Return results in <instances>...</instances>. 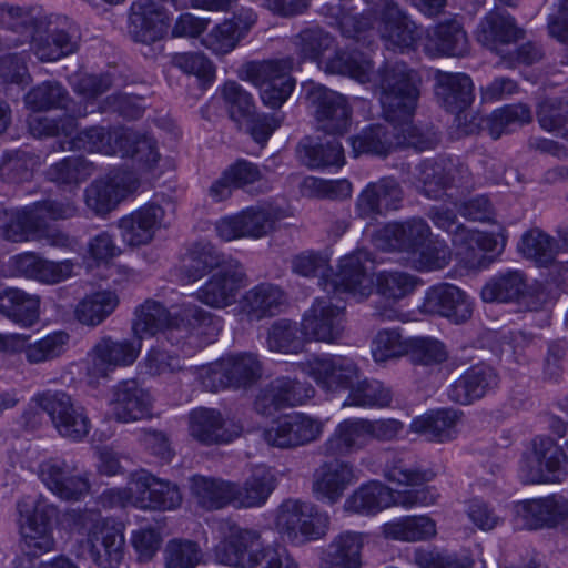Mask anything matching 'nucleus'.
Segmentation results:
<instances>
[{"instance_id":"obj_12","label":"nucleus","mask_w":568,"mask_h":568,"mask_svg":"<svg viewBox=\"0 0 568 568\" xmlns=\"http://www.w3.org/2000/svg\"><path fill=\"white\" fill-rule=\"evenodd\" d=\"M373 258L371 252L356 250L339 260L338 272L327 280V293L343 291L359 301L366 300L373 292L374 280L371 276Z\"/></svg>"},{"instance_id":"obj_9","label":"nucleus","mask_w":568,"mask_h":568,"mask_svg":"<svg viewBox=\"0 0 568 568\" xmlns=\"http://www.w3.org/2000/svg\"><path fill=\"white\" fill-rule=\"evenodd\" d=\"M567 454L550 437H537L521 460L519 476L525 484L560 483L566 476Z\"/></svg>"},{"instance_id":"obj_13","label":"nucleus","mask_w":568,"mask_h":568,"mask_svg":"<svg viewBox=\"0 0 568 568\" xmlns=\"http://www.w3.org/2000/svg\"><path fill=\"white\" fill-rule=\"evenodd\" d=\"M140 186L135 173L115 170L91 182L84 190V203L95 215H105Z\"/></svg>"},{"instance_id":"obj_4","label":"nucleus","mask_w":568,"mask_h":568,"mask_svg":"<svg viewBox=\"0 0 568 568\" xmlns=\"http://www.w3.org/2000/svg\"><path fill=\"white\" fill-rule=\"evenodd\" d=\"M275 526L283 538L303 545L327 534L329 516L310 501L287 498L276 509Z\"/></svg>"},{"instance_id":"obj_17","label":"nucleus","mask_w":568,"mask_h":568,"mask_svg":"<svg viewBox=\"0 0 568 568\" xmlns=\"http://www.w3.org/2000/svg\"><path fill=\"white\" fill-rule=\"evenodd\" d=\"M142 343L133 339L100 338L89 353L87 374L92 378H105L118 367L132 365L138 358Z\"/></svg>"},{"instance_id":"obj_37","label":"nucleus","mask_w":568,"mask_h":568,"mask_svg":"<svg viewBox=\"0 0 568 568\" xmlns=\"http://www.w3.org/2000/svg\"><path fill=\"white\" fill-rule=\"evenodd\" d=\"M349 141L354 156L386 158L398 148V126L393 122L371 124Z\"/></svg>"},{"instance_id":"obj_11","label":"nucleus","mask_w":568,"mask_h":568,"mask_svg":"<svg viewBox=\"0 0 568 568\" xmlns=\"http://www.w3.org/2000/svg\"><path fill=\"white\" fill-rule=\"evenodd\" d=\"M368 11L379 21V33L388 47L400 50L415 45L420 34L416 23L395 0H364Z\"/></svg>"},{"instance_id":"obj_6","label":"nucleus","mask_w":568,"mask_h":568,"mask_svg":"<svg viewBox=\"0 0 568 568\" xmlns=\"http://www.w3.org/2000/svg\"><path fill=\"white\" fill-rule=\"evenodd\" d=\"M34 402L49 415L61 437L81 442L89 435L91 420L85 408L65 392L45 390L36 395Z\"/></svg>"},{"instance_id":"obj_59","label":"nucleus","mask_w":568,"mask_h":568,"mask_svg":"<svg viewBox=\"0 0 568 568\" xmlns=\"http://www.w3.org/2000/svg\"><path fill=\"white\" fill-rule=\"evenodd\" d=\"M94 173V165L82 156H68L50 165L45 178L59 186L79 185Z\"/></svg>"},{"instance_id":"obj_34","label":"nucleus","mask_w":568,"mask_h":568,"mask_svg":"<svg viewBox=\"0 0 568 568\" xmlns=\"http://www.w3.org/2000/svg\"><path fill=\"white\" fill-rule=\"evenodd\" d=\"M526 31L515 18L503 10L489 11L479 22L476 38L479 43L491 51L499 52L501 47L516 43L525 38Z\"/></svg>"},{"instance_id":"obj_61","label":"nucleus","mask_w":568,"mask_h":568,"mask_svg":"<svg viewBox=\"0 0 568 568\" xmlns=\"http://www.w3.org/2000/svg\"><path fill=\"white\" fill-rule=\"evenodd\" d=\"M387 538L402 541H419L436 535V525L427 516H408L384 526Z\"/></svg>"},{"instance_id":"obj_23","label":"nucleus","mask_w":568,"mask_h":568,"mask_svg":"<svg viewBox=\"0 0 568 568\" xmlns=\"http://www.w3.org/2000/svg\"><path fill=\"white\" fill-rule=\"evenodd\" d=\"M265 548L258 531L236 528L216 546L215 557L220 564L226 566L254 568L261 565Z\"/></svg>"},{"instance_id":"obj_39","label":"nucleus","mask_w":568,"mask_h":568,"mask_svg":"<svg viewBox=\"0 0 568 568\" xmlns=\"http://www.w3.org/2000/svg\"><path fill=\"white\" fill-rule=\"evenodd\" d=\"M368 443L365 418H347L336 426L321 449L327 457H345L364 449Z\"/></svg>"},{"instance_id":"obj_40","label":"nucleus","mask_w":568,"mask_h":568,"mask_svg":"<svg viewBox=\"0 0 568 568\" xmlns=\"http://www.w3.org/2000/svg\"><path fill=\"white\" fill-rule=\"evenodd\" d=\"M277 486V478L274 471L266 467H257L243 481L234 483L235 508H257L265 505Z\"/></svg>"},{"instance_id":"obj_21","label":"nucleus","mask_w":568,"mask_h":568,"mask_svg":"<svg viewBox=\"0 0 568 568\" xmlns=\"http://www.w3.org/2000/svg\"><path fill=\"white\" fill-rule=\"evenodd\" d=\"M178 0H135L130 8L129 34L135 42L151 44L164 37L169 27V14L163 2Z\"/></svg>"},{"instance_id":"obj_27","label":"nucleus","mask_w":568,"mask_h":568,"mask_svg":"<svg viewBox=\"0 0 568 568\" xmlns=\"http://www.w3.org/2000/svg\"><path fill=\"white\" fill-rule=\"evenodd\" d=\"M52 16L45 14L37 8H22L0 4V27L16 33L17 37L4 39V47H19L30 41L37 32L49 31Z\"/></svg>"},{"instance_id":"obj_31","label":"nucleus","mask_w":568,"mask_h":568,"mask_svg":"<svg viewBox=\"0 0 568 568\" xmlns=\"http://www.w3.org/2000/svg\"><path fill=\"white\" fill-rule=\"evenodd\" d=\"M303 371L329 392L348 389L358 378L356 364L342 356L315 357L303 364Z\"/></svg>"},{"instance_id":"obj_19","label":"nucleus","mask_w":568,"mask_h":568,"mask_svg":"<svg viewBox=\"0 0 568 568\" xmlns=\"http://www.w3.org/2000/svg\"><path fill=\"white\" fill-rule=\"evenodd\" d=\"M404 199V190L394 176H383L369 182L355 201V214L367 221H376L389 211H397Z\"/></svg>"},{"instance_id":"obj_28","label":"nucleus","mask_w":568,"mask_h":568,"mask_svg":"<svg viewBox=\"0 0 568 568\" xmlns=\"http://www.w3.org/2000/svg\"><path fill=\"white\" fill-rule=\"evenodd\" d=\"M430 235V227L422 217L387 223L374 236L375 245L383 251L416 253Z\"/></svg>"},{"instance_id":"obj_55","label":"nucleus","mask_w":568,"mask_h":568,"mask_svg":"<svg viewBox=\"0 0 568 568\" xmlns=\"http://www.w3.org/2000/svg\"><path fill=\"white\" fill-rule=\"evenodd\" d=\"M119 305L114 292L100 291L81 300L74 310V317L87 326H98L109 317Z\"/></svg>"},{"instance_id":"obj_63","label":"nucleus","mask_w":568,"mask_h":568,"mask_svg":"<svg viewBox=\"0 0 568 568\" xmlns=\"http://www.w3.org/2000/svg\"><path fill=\"white\" fill-rule=\"evenodd\" d=\"M348 389L343 407H386L392 402L390 390L378 381L354 382Z\"/></svg>"},{"instance_id":"obj_26","label":"nucleus","mask_w":568,"mask_h":568,"mask_svg":"<svg viewBox=\"0 0 568 568\" xmlns=\"http://www.w3.org/2000/svg\"><path fill=\"white\" fill-rule=\"evenodd\" d=\"M568 520V500L561 496L523 500L515 505V526L535 530Z\"/></svg>"},{"instance_id":"obj_58","label":"nucleus","mask_w":568,"mask_h":568,"mask_svg":"<svg viewBox=\"0 0 568 568\" xmlns=\"http://www.w3.org/2000/svg\"><path fill=\"white\" fill-rule=\"evenodd\" d=\"M295 53L301 60L320 61L335 48L334 37L318 26L307 27L292 38Z\"/></svg>"},{"instance_id":"obj_33","label":"nucleus","mask_w":568,"mask_h":568,"mask_svg":"<svg viewBox=\"0 0 568 568\" xmlns=\"http://www.w3.org/2000/svg\"><path fill=\"white\" fill-rule=\"evenodd\" d=\"M435 97L437 102L448 112L456 114L462 124V113L474 101V84L465 73H452L437 70L435 73Z\"/></svg>"},{"instance_id":"obj_3","label":"nucleus","mask_w":568,"mask_h":568,"mask_svg":"<svg viewBox=\"0 0 568 568\" xmlns=\"http://www.w3.org/2000/svg\"><path fill=\"white\" fill-rule=\"evenodd\" d=\"M422 77L405 64L386 70L381 80V104L386 122L412 120L420 97Z\"/></svg>"},{"instance_id":"obj_22","label":"nucleus","mask_w":568,"mask_h":568,"mask_svg":"<svg viewBox=\"0 0 568 568\" xmlns=\"http://www.w3.org/2000/svg\"><path fill=\"white\" fill-rule=\"evenodd\" d=\"M245 281L243 265L239 261H230L225 268L214 272L197 290L196 300L213 308H225L236 301Z\"/></svg>"},{"instance_id":"obj_14","label":"nucleus","mask_w":568,"mask_h":568,"mask_svg":"<svg viewBox=\"0 0 568 568\" xmlns=\"http://www.w3.org/2000/svg\"><path fill=\"white\" fill-rule=\"evenodd\" d=\"M39 477L44 486L58 498L79 501L89 490L90 483L75 463L61 458H49L39 465Z\"/></svg>"},{"instance_id":"obj_36","label":"nucleus","mask_w":568,"mask_h":568,"mask_svg":"<svg viewBox=\"0 0 568 568\" xmlns=\"http://www.w3.org/2000/svg\"><path fill=\"white\" fill-rule=\"evenodd\" d=\"M285 302V294L273 283H260L247 290L239 301L240 314L250 322L275 316Z\"/></svg>"},{"instance_id":"obj_15","label":"nucleus","mask_w":568,"mask_h":568,"mask_svg":"<svg viewBox=\"0 0 568 568\" xmlns=\"http://www.w3.org/2000/svg\"><path fill=\"white\" fill-rule=\"evenodd\" d=\"M323 432L321 420L303 413H291L277 418L263 432L267 445L277 448H295L316 440Z\"/></svg>"},{"instance_id":"obj_7","label":"nucleus","mask_w":568,"mask_h":568,"mask_svg":"<svg viewBox=\"0 0 568 568\" xmlns=\"http://www.w3.org/2000/svg\"><path fill=\"white\" fill-rule=\"evenodd\" d=\"M346 307L329 296L316 297L302 317L301 333L305 341L334 344L346 331Z\"/></svg>"},{"instance_id":"obj_24","label":"nucleus","mask_w":568,"mask_h":568,"mask_svg":"<svg viewBox=\"0 0 568 568\" xmlns=\"http://www.w3.org/2000/svg\"><path fill=\"white\" fill-rule=\"evenodd\" d=\"M131 493L135 495L134 505L142 509L171 510L182 504L178 485L159 479L145 470L132 476Z\"/></svg>"},{"instance_id":"obj_52","label":"nucleus","mask_w":568,"mask_h":568,"mask_svg":"<svg viewBox=\"0 0 568 568\" xmlns=\"http://www.w3.org/2000/svg\"><path fill=\"white\" fill-rule=\"evenodd\" d=\"M48 32L52 41L55 42V47L53 49L43 47L45 50L41 51V61H57L78 51L81 40L80 32L78 27L69 22L67 18L52 16V24Z\"/></svg>"},{"instance_id":"obj_60","label":"nucleus","mask_w":568,"mask_h":568,"mask_svg":"<svg viewBox=\"0 0 568 568\" xmlns=\"http://www.w3.org/2000/svg\"><path fill=\"white\" fill-rule=\"evenodd\" d=\"M26 105L33 111L69 109L71 102L68 90L58 81H44L32 88L24 97Z\"/></svg>"},{"instance_id":"obj_20","label":"nucleus","mask_w":568,"mask_h":568,"mask_svg":"<svg viewBox=\"0 0 568 568\" xmlns=\"http://www.w3.org/2000/svg\"><path fill=\"white\" fill-rule=\"evenodd\" d=\"M109 406L116 422L132 423L152 416L153 397L138 379L129 378L111 387Z\"/></svg>"},{"instance_id":"obj_2","label":"nucleus","mask_w":568,"mask_h":568,"mask_svg":"<svg viewBox=\"0 0 568 568\" xmlns=\"http://www.w3.org/2000/svg\"><path fill=\"white\" fill-rule=\"evenodd\" d=\"M212 325L213 315L197 305L187 304L171 314L161 303L146 300L135 308L132 329L140 342L145 335L162 332L170 344L180 346L195 331L214 329Z\"/></svg>"},{"instance_id":"obj_47","label":"nucleus","mask_w":568,"mask_h":568,"mask_svg":"<svg viewBox=\"0 0 568 568\" xmlns=\"http://www.w3.org/2000/svg\"><path fill=\"white\" fill-rule=\"evenodd\" d=\"M230 261L236 260L224 255L210 242H197L187 252L184 274L190 282H195L214 270L225 268Z\"/></svg>"},{"instance_id":"obj_10","label":"nucleus","mask_w":568,"mask_h":568,"mask_svg":"<svg viewBox=\"0 0 568 568\" xmlns=\"http://www.w3.org/2000/svg\"><path fill=\"white\" fill-rule=\"evenodd\" d=\"M306 100L314 109L317 129L331 135H344L352 121V108L346 98L320 83L306 87Z\"/></svg>"},{"instance_id":"obj_50","label":"nucleus","mask_w":568,"mask_h":568,"mask_svg":"<svg viewBox=\"0 0 568 568\" xmlns=\"http://www.w3.org/2000/svg\"><path fill=\"white\" fill-rule=\"evenodd\" d=\"M41 219L33 211L32 205L26 206L22 211H3L0 213V233L12 242L36 240L39 232Z\"/></svg>"},{"instance_id":"obj_1","label":"nucleus","mask_w":568,"mask_h":568,"mask_svg":"<svg viewBox=\"0 0 568 568\" xmlns=\"http://www.w3.org/2000/svg\"><path fill=\"white\" fill-rule=\"evenodd\" d=\"M18 526L23 555L14 561V568H78L68 557L59 556L50 561L37 564L33 557L54 549L51 521L59 515V508L48 498L23 497L17 501Z\"/></svg>"},{"instance_id":"obj_38","label":"nucleus","mask_w":568,"mask_h":568,"mask_svg":"<svg viewBox=\"0 0 568 568\" xmlns=\"http://www.w3.org/2000/svg\"><path fill=\"white\" fill-rule=\"evenodd\" d=\"M364 535L343 531L322 550L320 568H361Z\"/></svg>"},{"instance_id":"obj_25","label":"nucleus","mask_w":568,"mask_h":568,"mask_svg":"<svg viewBox=\"0 0 568 568\" xmlns=\"http://www.w3.org/2000/svg\"><path fill=\"white\" fill-rule=\"evenodd\" d=\"M189 434L205 446L227 444L240 436L242 426L225 419L215 408L197 407L187 416Z\"/></svg>"},{"instance_id":"obj_30","label":"nucleus","mask_w":568,"mask_h":568,"mask_svg":"<svg viewBox=\"0 0 568 568\" xmlns=\"http://www.w3.org/2000/svg\"><path fill=\"white\" fill-rule=\"evenodd\" d=\"M419 310L424 314L446 317L455 324L466 322L473 314V307L466 294L448 283L428 288Z\"/></svg>"},{"instance_id":"obj_29","label":"nucleus","mask_w":568,"mask_h":568,"mask_svg":"<svg viewBox=\"0 0 568 568\" xmlns=\"http://www.w3.org/2000/svg\"><path fill=\"white\" fill-rule=\"evenodd\" d=\"M498 384L497 371L486 363H478L464 371L450 383L447 395L456 404L470 405L494 390Z\"/></svg>"},{"instance_id":"obj_43","label":"nucleus","mask_w":568,"mask_h":568,"mask_svg":"<svg viewBox=\"0 0 568 568\" xmlns=\"http://www.w3.org/2000/svg\"><path fill=\"white\" fill-rule=\"evenodd\" d=\"M426 50L437 54L464 57L469 50V41L457 19L439 22L428 30Z\"/></svg>"},{"instance_id":"obj_57","label":"nucleus","mask_w":568,"mask_h":568,"mask_svg":"<svg viewBox=\"0 0 568 568\" xmlns=\"http://www.w3.org/2000/svg\"><path fill=\"white\" fill-rule=\"evenodd\" d=\"M119 152L123 156L133 158L146 166H154L160 160L156 141L146 134L131 129H121L116 135Z\"/></svg>"},{"instance_id":"obj_56","label":"nucleus","mask_w":568,"mask_h":568,"mask_svg":"<svg viewBox=\"0 0 568 568\" xmlns=\"http://www.w3.org/2000/svg\"><path fill=\"white\" fill-rule=\"evenodd\" d=\"M326 73L348 75L361 83L369 82L373 73V63L363 53L353 51H337L323 64L320 63Z\"/></svg>"},{"instance_id":"obj_41","label":"nucleus","mask_w":568,"mask_h":568,"mask_svg":"<svg viewBox=\"0 0 568 568\" xmlns=\"http://www.w3.org/2000/svg\"><path fill=\"white\" fill-rule=\"evenodd\" d=\"M12 267L17 274L27 278L55 284L72 274L73 263L69 260L51 262L32 252H27L12 257Z\"/></svg>"},{"instance_id":"obj_54","label":"nucleus","mask_w":568,"mask_h":568,"mask_svg":"<svg viewBox=\"0 0 568 568\" xmlns=\"http://www.w3.org/2000/svg\"><path fill=\"white\" fill-rule=\"evenodd\" d=\"M121 129L112 130L102 125H93L79 131L70 141V149L90 153L113 155L119 152L116 135Z\"/></svg>"},{"instance_id":"obj_49","label":"nucleus","mask_w":568,"mask_h":568,"mask_svg":"<svg viewBox=\"0 0 568 568\" xmlns=\"http://www.w3.org/2000/svg\"><path fill=\"white\" fill-rule=\"evenodd\" d=\"M296 151L300 160L311 169L342 166L345 161L343 146L336 139L321 143L305 138Z\"/></svg>"},{"instance_id":"obj_44","label":"nucleus","mask_w":568,"mask_h":568,"mask_svg":"<svg viewBox=\"0 0 568 568\" xmlns=\"http://www.w3.org/2000/svg\"><path fill=\"white\" fill-rule=\"evenodd\" d=\"M0 314L23 327H30L39 321L40 297L8 287L0 292Z\"/></svg>"},{"instance_id":"obj_46","label":"nucleus","mask_w":568,"mask_h":568,"mask_svg":"<svg viewBox=\"0 0 568 568\" xmlns=\"http://www.w3.org/2000/svg\"><path fill=\"white\" fill-rule=\"evenodd\" d=\"M394 491L379 481L363 484L344 503L346 511L374 515L394 505Z\"/></svg>"},{"instance_id":"obj_42","label":"nucleus","mask_w":568,"mask_h":568,"mask_svg":"<svg viewBox=\"0 0 568 568\" xmlns=\"http://www.w3.org/2000/svg\"><path fill=\"white\" fill-rule=\"evenodd\" d=\"M518 250L525 258L539 267L554 265L559 273L568 271V261H558L555 264L559 253L558 241L539 229L527 231L521 236Z\"/></svg>"},{"instance_id":"obj_32","label":"nucleus","mask_w":568,"mask_h":568,"mask_svg":"<svg viewBox=\"0 0 568 568\" xmlns=\"http://www.w3.org/2000/svg\"><path fill=\"white\" fill-rule=\"evenodd\" d=\"M355 481L353 466L337 457L321 464L313 474L312 493L317 500L336 504Z\"/></svg>"},{"instance_id":"obj_8","label":"nucleus","mask_w":568,"mask_h":568,"mask_svg":"<svg viewBox=\"0 0 568 568\" xmlns=\"http://www.w3.org/2000/svg\"><path fill=\"white\" fill-rule=\"evenodd\" d=\"M282 217L281 209L272 204H258L219 220L215 231L225 242L243 237L257 240L274 232Z\"/></svg>"},{"instance_id":"obj_51","label":"nucleus","mask_w":568,"mask_h":568,"mask_svg":"<svg viewBox=\"0 0 568 568\" xmlns=\"http://www.w3.org/2000/svg\"><path fill=\"white\" fill-rule=\"evenodd\" d=\"M293 67L292 57L251 61L244 65L243 73L244 78L255 87L278 84L286 80H295L291 74Z\"/></svg>"},{"instance_id":"obj_18","label":"nucleus","mask_w":568,"mask_h":568,"mask_svg":"<svg viewBox=\"0 0 568 568\" xmlns=\"http://www.w3.org/2000/svg\"><path fill=\"white\" fill-rule=\"evenodd\" d=\"M78 558L91 559L99 568H119L124 557L125 538L120 527L106 521L79 541Z\"/></svg>"},{"instance_id":"obj_53","label":"nucleus","mask_w":568,"mask_h":568,"mask_svg":"<svg viewBox=\"0 0 568 568\" xmlns=\"http://www.w3.org/2000/svg\"><path fill=\"white\" fill-rule=\"evenodd\" d=\"M527 278L521 271H507L491 277L481 288L485 302L508 303L519 301L526 292Z\"/></svg>"},{"instance_id":"obj_16","label":"nucleus","mask_w":568,"mask_h":568,"mask_svg":"<svg viewBox=\"0 0 568 568\" xmlns=\"http://www.w3.org/2000/svg\"><path fill=\"white\" fill-rule=\"evenodd\" d=\"M385 477L393 483L407 486H420L395 494L394 505L405 508L416 506H429L436 503L438 495L434 487L423 486L434 478L430 470H422L417 467L407 465L402 459H394L385 468Z\"/></svg>"},{"instance_id":"obj_62","label":"nucleus","mask_w":568,"mask_h":568,"mask_svg":"<svg viewBox=\"0 0 568 568\" xmlns=\"http://www.w3.org/2000/svg\"><path fill=\"white\" fill-rule=\"evenodd\" d=\"M448 158L423 161L417 168V181L422 192L429 199H440L447 191Z\"/></svg>"},{"instance_id":"obj_64","label":"nucleus","mask_w":568,"mask_h":568,"mask_svg":"<svg viewBox=\"0 0 568 568\" xmlns=\"http://www.w3.org/2000/svg\"><path fill=\"white\" fill-rule=\"evenodd\" d=\"M418 278L407 272L382 271L376 274L374 285L376 292L387 301L397 302L412 294Z\"/></svg>"},{"instance_id":"obj_35","label":"nucleus","mask_w":568,"mask_h":568,"mask_svg":"<svg viewBox=\"0 0 568 568\" xmlns=\"http://www.w3.org/2000/svg\"><path fill=\"white\" fill-rule=\"evenodd\" d=\"M164 216L163 209L154 203L145 204L119 220L123 241L130 246L145 245L152 241Z\"/></svg>"},{"instance_id":"obj_48","label":"nucleus","mask_w":568,"mask_h":568,"mask_svg":"<svg viewBox=\"0 0 568 568\" xmlns=\"http://www.w3.org/2000/svg\"><path fill=\"white\" fill-rule=\"evenodd\" d=\"M462 413L454 409H440L414 418L410 430L425 435L429 440L445 442L454 438L456 424Z\"/></svg>"},{"instance_id":"obj_5","label":"nucleus","mask_w":568,"mask_h":568,"mask_svg":"<svg viewBox=\"0 0 568 568\" xmlns=\"http://www.w3.org/2000/svg\"><path fill=\"white\" fill-rule=\"evenodd\" d=\"M263 374V365L254 353L231 354L200 368L199 377L210 392L221 388H248Z\"/></svg>"},{"instance_id":"obj_45","label":"nucleus","mask_w":568,"mask_h":568,"mask_svg":"<svg viewBox=\"0 0 568 568\" xmlns=\"http://www.w3.org/2000/svg\"><path fill=\"white\" fill-rule=\"evenodd\" d=\"M190 490L196 504L205 510H217L227 505L233 506V481L194 475L190 478Z\"/></svg>"}]
</instances>
